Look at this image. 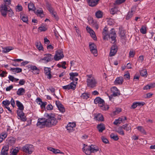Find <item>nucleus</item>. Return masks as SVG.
Returning a JSON list of instances; mask_svg holds the SVG:
<instances>
[{
  "mask_svg": "<svg viewBox=\"0 0 155 155\" xmlns=\"http://www.w3.org/2000/svg\"><path fill=\"white\" fill-rule=\"evenodd\" d=\"M45 117L39 118L38 120L37 126L40 128H45V127H50L56 125L58 121L52 114L45 113L44 114Z\"/></svg>",
  "mask_w": 155,
  "mask_h": 155,
  "instance_id": "obj_1",
  "label": "nucleus"
},
{
  "mask_svg": "<svg viewBox=\"0 0 155 155\" xmlns=\"http://www.w3.org/2000/svg\"><path fill=\"white\" fill-rule=\"evenodd\" d=\"M84 147L82 149L83 151L87 155H90L91 153H95L99 150V148L95 145L87 146L84 144Z\"/></svg>",
  "mask_w": 155,
  "mask_h": 155,
  "instance_id": "obj_2",
  "label": "nucleus"
},
{
  "mask_svg": "<svg viewBox=\"0 0 155 155\" xmlns=\"http://www.w3.org/2000/svg\"><path fill=\"white\" fill-rule=\"evenodd\" d=\"M26 155L31 154L34 150V147L33 145L26 144L22 147L21 149Z\"/></svg>",
  "mask_w": 155,
  "mask_h": 155,
  "instance_id": "obj_3",
  "label": "nucleus"
},
{
  "mask_svg": "<svg viewBox=\"0 0 155 155\" xmlns=\"http://www.w3.org/2000/svg\"><path fill=\"white\" fill-rule=\"evenodd\" d=\"M87 76L88 77L87 81V86L91 88L95 87L97 84L95 79L94 78L92 77L91 75H87Z\"/></svg>",
  "mask_w": 155,
  "mask_h": 155,
  "instance_id": "obj_4",
  "label": "nucleus"
},
{
  "mask_svg": "<svg viewBox=\"0 0 155 155\" xmlns=\"http://www.w3.org/2000/svg\"><path fill=\"white\" fill-rule=\"evenodd\" d=\"M111 91L112 94L109 96L110 100H111L113 97L118 96L120 95L119 91L115 87H114L111 88Z\"/></svg>",
  "mask_w": 155,
  "mask_h": 155,
  "instance_id": "obj_5",
  "label": "nucleus"
},
{
  "mask_svg": "<svg viewBox=\"0 0 155 155\" xmlns=\"http://www.w3.org/2000/svg\"><path fill=\"white\" fill-rule=\"evenodd\" d=\"M64 57L63 52L62 50H58L55 52V54L54 56V59L56 61L61 59Z\"/></svg>",
  "mask_w": 155,
  "mask_h": 155,
  "instance_id": "obj_6",
  "label": "nucleus"
},
{
  "mask_svg": "<svg viewBox=\"0 0 155 155\" xmlns=\"http://www.w3.org/2000/svg\"><path fill=\"white\" fill-rule=\"evenodd\" d=\"M89 48L90 51L94 55L96 56L97 55V47L94 43H89Z\"/></svg>",
  "mask_w": 155,
  "mask_h": 155,
  "instance_id": "obj_7",
  "label": "nucleus"
},
{
  "mask_svg": "<svg viewBox=\"0 0 155 155\" xmlns=\"http://www.w3.org/2000/svg\"><path fill=\"white\" fill-rule=\"evenodd\" d=\"M44 55L45 57L41 59V60L44 61L45 63L52 61L54 59L53 56L51 54H46Z\"/></svg>",
  "mask_w": 155,
  "mask_h": 155,
  "instance_id": "obj_8",
  "label": "nucleus"
},
{
  "mask_svg": "<svg viewBox=\"0 0 155 155\" xmlns=\"http://www.w3.org/2000/svg\"><path fill=\"white\" fill-rule=\"evenodd\" d=\"M8 5L5 4L4 5H2L1 6L0 10L1 14L2 15L5 17L6 16L7 12L8 11L7 7V6Z\"/></svg>",
  "mask_w": 155,
  "mask_h": 155,
  "instance_id": "obj_9",
  "label": "nucleus"
},
{
  "mask_svg": "<svg viewBox=\"0 0 155 155\" xmlns=\"http://www.w3.org/2000/svg\"><path fill=\"white\" fill-rule=\"evenodd\" d=\"M116 34L114 29H112L109 34L108 37L111 38L112 41H114L115 42L116 41Z\"/></svg>",
  "mask_w": 155,
  "mask_h": 155,
  "instance_id": "obj_10",
  "label": "nucleus"
},
{
  "mask_svg": "<svg viewBox=\"0 0 155 155\" xmlns=\"http://www.w3.org/2000/svg\"><path fill=\"white\" fill-rule=\"evenodd\" d=\"M17 113L18 116L19 117L18 119H20L22 121L24 122L27 120V118L23 111L17 110Z\"/></svg>",
  "mask_w": 155,
  "mask_h": 155,
  "instance_id": "obj_11",
  "label": "nucleus"
},
{
  "mask_svg": "<svg viewBox=\"0 0 155 155\" xmlns=\"http://www.w3.org/2000/svg\"><path fill=\"white\" fill-rule=\"evenodd\" d=\"M75 88L76 85L74 84L73 82H71L69 84L62 87L63 89L66 90H69L70 89L74 90Z\"/></svg>",
  "mask_w": 155,
  "mask_h": 155,
  "instance_id": "obj_12",
  "label": "nucleus"
},
{
  "mask_svg": "<svg viewBox=\"0 0 155 155\" xmlns=\"http://www.w3.org/2000/svg\"><path fill=\"white\" fill-rule=\"evenodd\" d=\"M55 104L60 112L63 113L65 111V109L63 105L59 101H56Z\"/></svg>",
  "mask_w": 155,
  "mask_h": 155,
  "instance_id": "obj_13",
  "label": "nucleus"
},
{
  "mask_svg": "<svg viewBox=\"0 0 155 155\" xmlns=\"http://www.w3.org/2000/svg\"><path fill=\"white\" fill-rule=\"evenodd\" d=\"M135 8L134 6L131 8V10L129 11L127 15V20L130 19L132 17L135 12Z\"/></svg>",
  "mask_w": 155,
  "mask_h": 155,
  "instance_id": "obj_14",
  "label": "nucleus"
},
{
  "mask_svg": "<svg viewBox=\"0 0 155 155\" xmlns=\"http://www.w3.org/2000/svg\"><path fill=\"white\" fill-rule=\"evenodd\" d=\"M76 126V124L75 123H69L67 126L66 128L67 130H68L69 132H70L73 130V128Z\"/></svg>",
  "mask_w": 155,
  "mask_h": 155,
  "instance_id": "obj_15",
  "label": "nucleus"
},
{
  "mask_svg": "<svg viewBox=\"0 0 155 155\" xmlns=\"http://www.w3.org/2000/svg\"><path fill=\"white\" fill-rule=\"evenodd\" d=\"M117 47L115 45H113L111 48V50L109 54L110 56L111 57L114 56L116 53L117 51Z\"/></svg>",
  "mask_w": 155,
  "mask_h": 155,
  "instance_id": "obj_16",
  "label": "nucleus"
},
{
  "mask_svg": "<svg viewBox=\"0 0 155 155\" xmlns=\"http://www.w3.org/2000/svg\"><path fill=\"white\" fill-rule=\"evenodd\" d=\"M86 28L87 32L90 34L91 37L93 38V39L94 40H96L97 38L94 32L90 28L87 26Z\"/></svg>",
  "mask_w": 155,
  "mask_h": 155,
  "instance_id": "obj_17",
  "label": "nucleus"
},
{
  "mask_svg": "<svg viewBox=\"0 0 155 155\" xmlns=\"http://www.w3.org/2000/svg\"><path fill=\"white\" fill-rule=\"evenodd\" d=\"M45 73L47 76L48 79H50L52 77V75L51 73L50 68H45L44 69Z\"/></svg>",
  "mask_w": 155,
  "mask_h": 155,
  "instance_id": "obj_18",
  "label": "nucleus"
},
{
  "mask_svg": "<svg viewBox=\"0 0 155 155\" xmlns=\"http://www.w3.org/2000/svg\"><path fill=\"white\" fill-rule=\"evenodd\" d=\"M102 34L103 36V38L104 40L107 39V36H108V33L107 30V28L106 27H105L103 30Z\"/></svg>",
  "mask_w": 155,
  "mask_h": 155,
  "instance_id": "obj_19",
  "label": "nucleus"
},
{
  "mask_svg": "<svg viewBox=\"0 0 155 155\" xmlns=\"http://www.w3.org/2000/svg\"><path fill=\"white\" fill-rule=\"evenodd\" d=\"M8 146H4L1 150L0 155H8Z\"/></svg>",
  "mask_w": 155,
  "mask_h": 155,
  "instance_id": "obj_20",
  "label": "nucleus"
},
{
  "mask_svg": "<svg viewBox=\"0 0 155 155\" xmlns=\"http://www.w3.org/2000/svg\"><path fill=\"white\" fill-rule=\"evenodd\" d=\"M119 33L121 38H125L126 37V31L125 30L123 29V28L121 27L119 28Z\"/></svg>",
  "mask_w": 155,
  "mask_h": 155,
  "instance_id": "obj_21",
  "label": "nucleus"
},
{
  "mask_svg": "<svg viewBox=\"0 0 155 155\" xmlns=\"http://www.w3.org/2000/svg\"><path fill=\"white\" fill-rule=\"evenodd\" d=\"M123 81L122 77H117L116 79L114 82V84L115 85H120L122 84Z\"/></svg>",
  "mask_w": 155,
  "mask_h": 155,
  "instance_id": "obj_22",
  "label": "nucleus"
},
{
  "mask_svg": "<svg viewBox=\"0 0 155 155\" xmlns=\"http://www.w3.org/2000/svg\"><path fill=\"white\" fill-rule=\"evenodd\" d=\"M98 0H87L88 5L91 7L96 6L98 3Z\"/></svg>",
  "mask_w": 155,
  "mask_h": 155,
  "instance_id": "obj_23",
  "label": "nucleus"
},
{
  "mask_svg": "<svg viewBox=\"0 0 155 155\" xmlns=\"http://www.w3.org/2000/svg\"><path fill=\"white\" fill-rule=\"evenodd\" d=\"M29 68L32 70V72L34 74H39V70L35 66L29 65Z\"/></svg>",
  "mask_w": 155,
  "mask_h": 155,
  "instance_id": "obj_24",
  "label": "nucleus"
},
{
  "mask_svg": "<svg viewBox=\"0 0 155 155\" xmlns=\"http://www.w3.org/2000/svg\"><path fill=\"white\" fill-rule=\"evenodd\" d=\"M97 128L100 132H102L105 129V125L103 124H98Z\"/></svg>",
  "mask_w": 155,
  "mask_h": 155,
  "instance_id": "obj_25",
  "label": "nucleus"
},
{
  "mask_svg": "<svg viewBox=\"0 0 155 155\" xmlns=\"http://www.w3.org/2000/svg\"><path fill=\"white\" fill-rule=\"evenodd\" d=\"M126 127V126H125V125H124L122 127H119L116 130V131L120 134L124 135V134L123 130V129H125Z\"/></svg>",
  "mask_w": 155,
  "mask_h": 155,
  "instance_id": "obj_26",
  "label": "nucleus"
},
{
  "mask_svg": "<svg viewBox=\"0 0 155 155\" xmlns=\"http://www.w3.org/2000/svg\"><path fill=\"white\" fill-rule=\"evenodd\" d=\"M94 103L95 104H98L101 103H104V100L100 97H96L94 101Z\"/></svg>",
  "mask_w": 155,
  "mask_h": 155,
  "instance_id": "obj_27",
  "label": "nucleus"
},
{
  "mask_svg": "<svg viewBox=\"0 0 155 155\" xmlns=\"http://www.w3.org/2000/svg\"><path fill=\"white\" fill-rule=\"evenodd\" d=\"M113 7V8L110 9V12L111 14L114 15L117 13L118 10L117 6L115 4H114Z\"/></svg>",
  "mask_w": 155,
  "mask_h": 155,
  "instance_id": "obj_28",
  "label": "nucleus"
},
{
  "mask_svg": "<svg viewBox=\"0 0 155 155\" xmlns=\"http://www.w3.org/2000/svg\"><path fill=\"white\" fill-rule=\"evenodd\" d=\"M126 120V117H124V119L123 120V121ZM123 122V119L121 118H119L117 119H116L115 121L113 122L114 124L118 125V124H120L121 122Z\"/></svg>",
  "mask_w": 155,
  "mask_h": 155,
  "instance_id": "obj_29",
  "label": "nucleus"
},
{
  "mask_svg": "<svg viewBox=\"0 0 155 155\" xmlns=\"http://www.w3.org/2000/svg\"><path fill=\"white\" fill-rule=\"evenodd\" d=\"M16 105L19 110L23 111L24 109V107L22 104L18 101H16Z\"/></svg>",
  "mask_w": 155,
  "mask_h": 155,
  "instance_id": "obj_30",
  "label": "nucleus"
},
{
  "mask_svg": "<svg viewBox=\"0 0 155 155\" xmlns=\"http://www.w3.org/2000/svg\"><path fill=\"white\" fill-rule=\"evenodd\" d=\"M25 92V90L23 88H20L18 89L16 92L17 94L19 96L23 95Z\"/></svg>",
  "mask_w": 155,
  "mask_h": 155,
  "instance_id": "obj_31",
  "label": "nucleus"
},
{
  "mask_svg": "<svg viewBox=\"0 0 155 155\" xmlns=\"http://www.w3.org/2000/svg\"><path fill=\"white\" fill-rule=\"evenodd\" d=\"M10 70L13 72H15L17 73L21 72L22 71V70L21 68H11Z\"/></svg>",
  "mask_w": 155,
  "mask_h": 155,
  "instance_id": "obj_32",
  "label": "nucleus"
},
{
  "mask_svg": "<svg viewBox=\"0 0 155 155\" xmlns=\"http://www.w3.org/2000/svg\"><path fill=\"white\" fill-rule=\"evenodd\" d=\"M2 52L5 53H7L13 49V48L11 47H6L3 48Z\"/></svg>",
  "mask_w": 155,
  "mask_h": 155,
  "instance_id": "obj_33",
  "label": "nucleus"
},
{
  "mask_svg": "<svg viewBox=\"0 0 155 155\" xmlns=\"http://www.w3.org/2000/svg\"><path fill=\"white\" fill-rule=\"evenodd\" d=\"M70 76V79L71 80H74V78H75V77L78 76V74L77 73L71 72L69 74Z\"/></svg>",
  "mask_w": 155,
  "mask_h": 155,
  "instance_id": "obj_34",
  "label": "nucleus"
},
{
  "mask_svg": "<svg viewBox=\"0 0 155 155\" xmlns=\"http://www.w3.org/2000/svg\"><path fill=\"white\" fill-rule=\"evenodd\" d=\"M35 45L37 48L39 50H43V48L42 45L40 42H37L35 43Z\"/></svg>",
  "mask_w": 155,
  "mask_h": 155,
  "instance_id": "obj_35",
  "label": "nucleus"
},
{
  "mask_svg": "<svg viewBox=\"0 0 155 155\" xmlns=\"http://www.w3.org/2000/svg\"><path fill=\"white\" fill-rule=\"evenodd\" d=\"M28 8L29 11L32 10L35 11L36 9L34 4L32 3H30L28 4Z\"/></svg>",
  "mask_w": 155,
  "mask_h": 155,
  "instance_id": "obj_36",
  "label": "nucleus"
},
{
  "mask_svg": "<svg viewBox=\"0 0 155 155\" xmlns=\"http://www.w3.org/2000/svg\"><path fill=\"white\" fill-rule=\"evenodd\" d=\"M110 137L115 141H117L119 139L118 136L114 133H112L110 135Z\"/></svg>",
  "mask_w": 155,
  "mask_h": 155,
  "instance_id": "obj_37",
  "label": "nucleus"
},
{
  "mask_svg": "<svg viewBox=\"0 0 155 155\" xmlns=\"http://www.w3.org/2000/svg\"><path fill=\"white\" fill-rule=\"evenodd\" d=\"M136 128L142 134H146V132L143 127L142 126H138Z\"/></svg>",
  "mask_w": 155,
  "mask_h": 155,
  "instance_id": "obj_38",
  "label": "nucleus"
},
{
  "mask_svg": "<svg viewBox=\"0 0 155 155\" xmlns=\"http://www.w3.org/2000/svg\"><path fill=\"white\" fill-rule=\"evenodd\" d=\"M89 96L90 95L89 94L87 93H84L82 94L81 97L83 99H87L89 97Z\"/></svg>",
  "mask_w": 155,
  "mask_h": 155,
  "instance_id": "obj_39",
  "label": "nucleus"
},
{
  "mask_svg": "<svg viewBox=\"0 0 155 155\" xmlns=\"http://www.w3.org/2000/svg\"><path fill=\"white\" fill-rule=\"evenodd\" d=\"M95 117L98 120L102 121L104 120V117L103 116L100 114H98L95 116Z\"/></svg>",
  "mask_w": 155,
  "mask_h": 155,
  "instance_id": "obj_40",
  "label": "nucleus"
},
{
  "mask_svg": "<svg viewBox=\"0 0 155 155\" xmlns=\"http://www.w3.org/2000/svg\"><path fill=\"white\" fill-rule=\"evenodd\" d=\"M95 15L96 17L98 18H100L102 17L103 16V13L101 11H99L95 13Z\"/></svg>",
  "mask_w": 155,
  "mask_h": 155,
  "instance_id": "obj_41",
  "label": "nucleus"
},
{
  "mask_svg": "<svg viewBox=\"0 0 155 155\" xmlns=\"http://www.w3.org/2000/svg\"><path fill=\"white\" fill-rule=\"evenodd\" d=\"M140 75L142 76H147V73L146 70L143 69L141 70L140 71Z\"/></svg>",
  "mask_w": 155,
  "mask_h": 155,
  "instance_id": "obj_42",
  "label": "nucleus"
},
{
  "mask_svg": "<svg viewBox=\"0 0 155 155\" xmlns=\"http://www.w3.org/2000/svg\"><path fill=\"white\" fill-rule=\"evenodd\" d=\"M99 106L100 107L101 109L103 110H106L108 109L109 107L107 106L106 107L104 105V103H101L98 104Z\"/></svg>",
  "mask_w": 155,
  "mask_h": 155,
  "instance_id": "obj_43",
  "label": "nucleus"
},
{
  "mask_svg": "<svg viewBox=\"0 0 155 155\" xmlns=\"http://www.w3.org/2000/svg\"><path fill=\"white\" fill-rule=\"evenodd\" d=\"M155 84H151L150 85H147L144 86L143 88V89L144 90H147L150 89L151 88L154 87Z\"/></svg>",
  "mask_w": 155,
  "mask_h": 155,
  "instance_id": "obj_44",
  "label": "nucleus"
},
{
  "mask_svg": "<svg viewBox=\"0 0 155 155\" xmlns=\"http://www.w3.org/2000/svg\"><path fill=\"white\" fill-rule=\"evenodd\" d=\"M140 32L142 34H145L147 33L146 28L145 26H142L140 29Z\"/></svg>",
  "mask_w": 155,
  "mask_h": 155,
  "instance_id": "obj_45",
  "label": "nucleus"
},
{
  "mask_svg": "<svg viewBox=\"0 0 155 155\" xmlns=\"http://www.w3.org/2000/svg\"><path fill=\"white\" fill-rule=\"evenodd\" d=\"M11 101H9L8 100H6L3 101L2 102V104L3 105L4 107L8 106L10 104Z\"/></svg>",
  "mask_w": 155,
  "mask_h": 155,
  "instance_id": "obj_46",
  "label": "nucleus"
},
{
  "mask_svg": "<svg viewBox=\"0 0 155 155\" xmlns=\"http://www.w3.org/2000/svg\"><path fill=\"white\" fill-rule=\"evenodd\" d=\"M121 111V108H117L115 111H113V113L114 115H116L119 113Z\"/></svg>",
  "mask_w": 155,
  "mask_h": 155,
  "instance_id": "obj_47",
  "label": "nucleus"
},
{
  "mask_svg": "<svg viewBox=\"0 0 155 155\" xmlns=\"http://www.w3.org/2000/svg\"><path fill=\"white\" fill-rule=\"evenodd\" d=\"M126 0H116L114 4L116 5H120L125 1Z\"/></svg>",
  "mask_w": 155,
  "mask_h": 155,
  "instance_id": "obj_48",
  "label": "nucleus"
},
{
  "mask_svg": "<svg viewBox=\"0 0 155 155\" xmlns=\"http://www.w3.org/2000/svg\"><path fill=\"white\" fill-rule=\"evenodd\" d=\"M144 56L143 55H140L138 57L137 61H138L140 63H142L144 60Z\"/></svg>",
  "mask_w": 155,
  "mask_h": 155,
  "instance_id": "obj_49",
  "label": "nucleus"
},
{
  "mask_svg": "<svg viewBox=\"0 0 155 155\" xmlns=\"http://www.w3.org/2000/svg\"><path fill=\"white\" fill-rule=\"evenodd\" d=\"M52 16L53 17H54L56 20H58L59 19V18L55 12H54L51 14Z\"/></svg>",
  "mask_w": 155,
  "mask_h": 155,
  "instance_id": "obj_50",
  "label": "nucleus"
},
{
  "mask_svg": "<svg viewBox=\"0 0 155 155\" xmlns=\"http://www.w3.org/2000/svg\"><path fill=\"white\" fill-rule=\"evenodd\" d=\"M15 143V140L14 139H11L9 140L8 144L10 146H12Z\"/></svg>",
  "mask_w": 155,
  "mask_h": 155,
  "instance_id": "obj_51",
  "label": "nucleus"
},
{
  "mask_svg": "<svg viewBox=\"0 0 155 155\" xmlns=\"http://www.w3.org/2000/svg\"><path fill=\"white\" fill-rule=\"evenodd\" d=\"M21 19L24 22L28 23V20L27 16H23L21 18Z\"/></svg>",
  "mask_w": 155,
  "mask_h": 155,
  "instance_id": "obj_52",
  "label": "nucleus"
},
{
  "mask_svg": "<svg viewBox=\"0 0 155 155\" xmlns=\"http://www.w3.org/2000/svg\"><path fill=\"white\" fill-rule=\"evenodd\" d=\"M38 29H39L40 31L41 32L46 31L47 30V28L45 26H41L38 28Z\"/></svg>",
  "mask_w": 155,
  "mask_h": 155,
  "instance_id": "obj_53",
  "label": "nucleus"
},
{
  "mask_svg": "<svg viewBox=\"0 0 155 155\" xmlns=\"http://www.w3.org/2000/svg\"><path fill=\"white\" fill-rule=\"evenodd\" d=\"M101 140L103 142L105 143H109L108 140L105 137H101Z\"/></svg>",
  "mask_w": 155,
  "mask_h": 155,
  "instance_id": "obj_54",
  "label": "nucleus"
},
{
  "mask_svg": "<svg viewBox=\"0 0 155 155\" xmlns=\"http://www.w3.org/2000/svg\"><path fill=\"white\" fill-rule=\"evenodd\" d=\"M45 4L46 6V7L48 9H50L52 8L51 5L48 1H45Z\"/></svg>",
  "mask_w": 155,
  "mask_h": 155,
  "instance_id": "obj_55",
  "label": "nucleus"
},
{
  "mask_svg": "<svg viewBox=\"0 0 155 155\" xmlns=\"http://www.w3.org/2000/svg\"><path fill=\"white\" fill-rule=\"evenodd\" d=\"M16 11L18 12L21 11L22 10V7L20 5H18L16 7Z\"/></svg>",
  "mask_w": 155,
  "mask_h": 155,
  "instance_id": "obj_56",
  "label": "nucleus"
},
{
  "mask_svg": "<svg viewBox=\"0 0 155 155\" xmlns=\"http://www.w3.org/2000/svg\"><path fill=\"white\" fill-rule=\"evenodd\" d=\"M18 147H16V148L14 149L13 151L12 154L13 155H16L18 151Z\"/></svg>",
  "mask_w": 155,
  "mask_h": 155,
  "instance_id": "obj_57",
  "label": "nucleus"
},
{
  "mask_svg": "<svg viewBox=\"0 0 155 155\" xmlns=\"http://www.w3.org/2000/svg\"><path fill=\"white\" fill-rule=\"evenodd\" d=\"M8 12H9L8 16L10 17H12L14 15V13L12 11L11 9L8 10Z\"/></svg>",
  "mask_w": 155,
  "mask_h": 155,
  "instance_id": "obj_58",
  "label": "nucleus"
},
{
  "mask_svg": "<svg viewBox=\"0 0 155 155\" xmlns=\"http://www.w3.org/2000/svg\"><path fill=\"white\" fill-rule=\"evenodd\" d=\"M137 105L138 106H143L145 104V103L143 101L136 102Z\"/></svg>",
  "mask_w": 155,
  "mask_h": 155,
  "instance_id": "obj_59",
  "label": "nucleus"
},
{
  "mask_svg": "<svg viewBox=\"0 0 155 155\" xmlns=\"http://www.w3.org/2000/svg\"><path fill=\"white\" fill-rule=\"evenodd\" d=\"M7 134L6 133H2L0 135L1 137L3 138V139H5L7 137Z\"/></svg>",
  "mask_w": 155,
  "mask_h": 155,
  "instance_id": "obj_60",
  "label": "nucleus"
},
{
  "mask_svg": "<svg viewBox=\"0 0 155 155\" xmlns=\"http://www.w3.org/2000/svg\"><path fill=\"white\" fill-rule=\"evenodd\" d=\"M135 53L133 51H130L129 52V56L130 58H133L134 55Z\"/></svg>",
  "mask_w": 155,
  "mask_h": 155,
  "instance_id": "obj_61",
  "label": "nucleus"
},
{
  "mask_svg": "<svg viewBox=\"0 0 155 155\" xmlns=\"http://www.w3.org/2000/svg\"><path fill=\"white\" fill-rule=\"evenodd\" d=\"M41 103V108H45V106L47 104V103L46 102H42Z\"/></svg>",
  "mask_w": 155,
  "mask_h": 155,
  "instance_id": "obj_62",
  "label": "nucleus"
},
{
  "mask_svg": "<svg viewBox=\"0 0 155 155\" xmlns=\"http://www.w3.org/2000/svg\"><path fill=\"white\" fill-rule=\"evenodd\" d=\"M36 12L38 14L43 15V11L41 8L40 10H37L36 11Z\"/></svg>",
  "mask_w": 155,
  "mask_h": 155,
  "instance_id": "obj_63",
  "label": "nucleus"
},
{
  "mask_svg": "<svg viewBox=\"0 0 155 155\" xmlns=\"http://www.w3.org/2000/svg\"><path fill=\"white\" fill-rule=\"evenodd\" d=\"M53 108V106L51 104H48L47 106V109L48 110H52Z\"/></svg>",
  "mask_w": 155,
  "mask_h": 155,
  "instance_id": "obj_64",
  "label": "nucleus"
}]
</instances>
